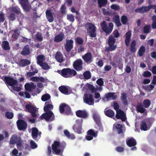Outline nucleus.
Masks as SVG:
<instances>
[{"instance_id":"nucleus-1","label":"nucleus","mask_w":156,"mask_h":156,"mask_svg":"<svg viewBox=\"0 0 156 156\" xmlns=\"http://www.w3.org/2000/svg\"><path fill=\"white\" fill-rule=\"evenodd\" d=\"M85 28L87 30L88 35L91 37H96L97 27L93 23L87 22L85 25Z\"/></svg>"},{"instance_id":"nucleus-2","label":"nucleus","mask_w":156,"mask_h":156,"mask_svg":"<svg viewBox=\"0 0 156 156\" xmlns=\"http://www.w3.org/2000/svg\"><path fill=\"white\" fill-rule=\"evenodd\" d=\"M23 140L20 136H18L16 135H12L9 140L10 144H16V147L19 150H21L22 147Z\"/></svg>"},{"instance_id":"nucleus-3","label":"nucleus","mask_w":156,"mask_h":156,"mask_svg":"<svg viewBox=\"0 0 156 156\" xmlns=\"http://www.w3.org/2000/svg\"><path fill=\"white\" fill-rule=\"evenodd\" d=\"M100 26L106 35L109 34L112 32L113 27V24L112 23H108V27L105 21H103L100 23Z\"/></svg>"},{"instance_id":"nucleus-4","label":"nucleus","mask_w":156,"mask_h":156,"mask_svg":"<svg viewBox=\"0 0 156 156\" xmlns=\"http://www.w3.org/2000/svg\"><path fill=\"white\" fill-rule=\"evenodd\" d=\"M77 74L76 71L69 68H64L61 71V75L65 78L72 77Z\"/></svg>"},{"instance_id":"nucleus-5","label":"nucleus","mask_w":156,"mask_h":156,"mask_svg":"<svg viewBox=\"0 0 156 156\" xmlns=\"http://www.w3.org/2000/svg\"><path fill=\"white\" fill-rule=\"evenodd\" d=\"M116 39L112 35L109 36L108 39V44L109 47L105 49V50L108 51H112L115 50L117 48L116 45H114Z\"/></svg>"},{"instance_id":"nucleus-6","label":"nucleus","mask_w":156,"mask_h":156,"mask_svg":"<svg viewBox=\"0 0 156 156\" xmlns=\"http://www.w3.org/2000/svg\"><path fill=\"white\" fill-rule=\"evenodd\" d=\"M1 79L7 86L9 85L12 87L17 85L18 82L17 80L9 76H6L4 77V76H3Z\"/></svg>"},{"instance_id":"nucleus-7","label":"nucleus","mask_w":156,"mask_h":156,"mask_svg":"<svg viewBox=\"0 0 156 156\" xmlns=\"http://www.w3.org/2000/svg\"><path fill=\"white\" fill-rule=\"evenodd\" d=\"M39 119L40 120L44 119L47 121H52L54 119L55 117L52 112L49 111L43 114Z\"/></svg>"},{"instance_id":"nucleus-8","label":"nucleus","mask_w":156,"mask_h":156,"mask_svg":"<svg viewBox=\"0 0 156 156\" xmlns=\"http://www.w3.org/2000/svg\"><path fill=\"white\" fill-rule=\"evenodd\" d=\"M59 110L60 113L63 114L65 112L67 115H69L71 113L70 107L68 105L65 103H62L60 105Z\"/></svg>"},{"instance_id":"nucleus-9","label":"nucleus","mask_w":156,"mask_h":156,"mask_svg":"<svg viewBox=\"0 0 156 156\" xmlns=\"http://www.w3.org/2000/svg\"><path fill=\"white\" fill-rule=\"evenodd\" d=\"M25 108L27 111L31 113V116L33 118L35 119L37 118L38 114L37 112L36 109L34 107L30 104H27L25 106Z\"/></svg>"},{"instance_id":"nucleus-10","label":"nucleus","mask_w":156,"mask_h":156,"mask_svg":"<svg viewBox=\"0 0 156 156\" xmlns=\"http://www.w3.org/2000/svg\"><path fill=\"white\" fill-rule=\"evenodd\" d=\"M41 134V132L39 131L38 130L37 128L34 127L32 128L31 135L32 137L36 141H38V140L40 139Z\"/></svg>"},{"instance_id":"nucleus-11","label":"nucleus","mask_w":156,"mask_h":156,"mask_svg":"<svg viewBox=\"0 0 156 156\" xmlns=\"http://www.w3.org/2000/svg\"><path fill=\"white\" fill-rule=\"evenodd\" d=\"M82 119L76 120L75 125L73 126V129L75 131L79 134H80L82 133Z\"/></svg>"},{"instance_id":"nucleus-12","label":"nucleus","mask_w":156,"mask_h":156,"mask_svg":"<svg viewBox=\"0 0 156 156\" xmlns=\"http://www.w3.org/2000/svg\"><path fill=\"white\" fill-rule=\"evenodd\" d=\"M83 62L81 59H78L73 63V68L77 71H80L83 69Z\"/></svg>"},{"instance_id":"nucleus-13","label":"nucleus","mask_w":156,"mask_h":156,"mask_svg":"<svg viewBox=\"0 0 156 156\" xmlns=\"http://www.w3.org/2000/svg\"><path fill=\"white\" fill-rule=\"evenodd\" d=\"M84 102L86 103L92 105L94 104V100L91 94H84L83 98Z\"/></svg>"},{"instance_id":"nucleus-14","label":"nucleus","mask_w":156,"mask_h":156,"mask_svg":"<svg viewBox=\"0 0 156 156\" xmlns=\"http://www.w3.org/2000/svg\"><path fill=\"white\" fill-rule=\"evenodd\" d=\"M82 58L84 62L87 64H89L93 61L92 55L91 53L88 52L82 56Z\"/></svg>"},{"instance_id":"nucleus-15","label":"nucleus","mask_w":156,"mask_h":156,"mask_svg":"<svg viewBox=\"0 0 156 156\" xmlns=\"http://www.w3.org/2000/svg\"><path fill=\"white\" fill-rule=\"evenodd\" d=\"M60 143L59 141H55L54 144L51 145L53 152L56 154H58L61 152V150L59 148Z\"/></svg>"},{"instance_id":"nucleus-16","label":"nucleus","mask_w":156,"mask_h":156,"mask_svg":"<svg viewBox=\"0 0 156 156\" xmlns=\"http://www.w3.org/2000/svg\"><path fill=\"white\" fill-rule=\"evenodd\" d=\"M18 129L20 130L26 129L27 127V124L24 120L20 119L18 120L16 122Z\"/></svg>"},{"instance_id":"nucleus-17","label":"nucleus","mask_w":156,"mask_h":156,"mask_svg":"<svg viewBox=\"0 0 156 156\" xmlns=\"http://www.w3.org/2000/svg\"><path fill=\"white\" fill-rule=\"evenodd\" d=\"M97 136L96 133L92 129H90L87 132V135L85 136L86 139L88 141L92 140L94 137H96Z\"/></svg>"},{"instance_id":"nucleus-18","label":"nucleus","mask_w":156,"mask_h":156,"mask_svg":"<svg viewBox=\"0 0 156 156\" xmlns=\"http://www.w3.org/2000/svg\"><path fill=\"white\" fill-rule=\"evenodd\" d=\"M115 117L117 119H121L122 122L125 121L126 119L124 112L120 109L116 111Z\"/></svg>"},{"instance_id":"nucleus-19","label":"nucleus","mask_w":156,"mask_h":156,"mask_svg":"<svg viewBox=\"0 0 156 156\" xmlns=\"http://www.w3.org/2000/svg\"><path fill=\"white\" fill-rule=\"evenodd\" d=\"M73 41L72 40H66L65 48L66 51L69 52L73 47Z\"/></svg>"},{"instance_id":"nucleus-20","label":"nucleus","mask_w":156,"mask_h":156,"mask_svg":"<svg viewBox=\"0 0 156 156\" xmlns=\"http://www.w3.org/2000/svg\"><path fill=\"white\" fill-rule=\"evenodd\" d=\"M150 10V5L148 6H142L140 8H138L135 10L136 13H144L147 12Z\"/></svg>"},{"instance_id":"nucleus-21","label":"nucleus","mask_w":156,"mask_h":156,"mask_svg":"<svg viewBox=\"0 0 156 156\" xmlns=\"http://www.w3.org/2000/svg\"><path fill=\"white\" fill-rule=\"evenodd\" d=\"M76 115L79 117L86 118L88 116V114L85 110H78L76 111Z\"/></svg>"},{"instance_id":"nucleus-22","label":"nucleus","mask_w":156,"mask_h":156,"mask_svg":"<svg viewBox=\"0 0 156 156\" xmlns=\"http://www.w3.org/2000/svg\"><path fill=\"white\" fill-rule=\"evenodd\" d=\"M36 87V86L33 83H27L25 85V90L30 92L33 91L35 90Z\"/></svg>"},{"instance_id":"nucleus-23","label":"nucleus","mask_w":156,"mask_h":156,"mask_svg":"<svg viewBox=\"0 0 156 156\" xmlns=\"http://www.w3.org/2000/svg\"><path fill=\"white\" fill-rule=\"evenodd\" d=\"M126 144L129 147L135 146L136 144V140L133 137L128 138L126 140Z\"/></svg>"},{"instance_id":"nucleus-24","label":"nucleus","mask_w":156,"mask_h":156,"mask_svg":"<svg viewBox=\"0 0 156 156\" xmlns=\"http://www.w3.org/2000/svg\"><path fill=\"white\" fill-rule=\"evenodd\" d=\"M55 58L58 62L62 63L64 61L63 56L62 54L59 51H57L55 54Z\"/></svg>"},{"instance_id":"nucleus-25","label":"nucleus","mask_w":156,"mask_h":156,"mask_svg":"<svg viewBox=\"0 0 156 156\" xmlns=\"http://www.w3.org/2000/svg\"><path fill=\"white\" fill-rule=\"evenodd\" d=\"M45 105V106L44 108V110L45 112L49 111L50 110H52L53 108V106L51 101L46 102Z\"/></svg>"},{"instance_id":"nucleus-26","label":"nucleus","mask_w":156,"mask_h":156,"mask_svg":"<svg viewBox=\"0 0 156 156\" xmlns=\"http://www.w3.org/2000/svg\"><path fill=\"white\" fill-rule=\"evenodd\" d=\"M105 98L107 99H110L111 100H114L116 99L117 97L115 93L112 92H110L106 93L105 95Z\"/></svg>"},{"instance_id":"nucleus-27","label":"nucleus","mask_w":156,"mask_h":156,"mask_svg":"<svg viewBox=\"0 0 156 156\" xmlns=\"http://www.w3.org/2000/svg\"><path fill=\"white\" fill-rule=\"evenodd\" d=\"M93 117L95 122L98 126L100 128L102 126V125L100 120L99 116L96 114L94 113L93 114Z\"/></svg>"},{"instance_id":"nucleus-28","label":"nucleus","mask_w":156,"mask_h":156,"mask_svg":"<svg viewBox=\"0 0 156 156\" xmlns=\"http://www.w3.org/2000/svg\"><path fill=\"white\" fill-rule=\"evenodd\" d=\"M126 38L125 41V44L126 46H128L129 44V42L131 39V31H128L125 34Z\"/></svg>"},{"instance_id":"nucleus-29","label":"nucleus","mask_w":156,"mask_h":156,"mask_svg":"<svg viewBox=\"0 0 156 156\" xmlns=\"http://www.w3.org/2000/svg\"><path fill=\"white\" fill-rule=\"evenodd\" d=\"M46 17L48 21L52 22L54 20L53 15L50 10H47L46 12Z\"/></svg>"},{"instance_id":"nucleus-30","label":"nucleus","mask_w":156,"mask_h":156,"mask_svg":"<svg viewBox=\"0 0 156 156\" xmlns=\"http://www.w3.org/2000/svg\"><path fill=\"white\" fill-rule=\"evenodd\" d=\"M104 113L106 116L111 118L114 117L115 115L114 112L113 110L111 109L106 110V109H105L104 111Z\"/></svg>"},{"instance_id":"nucleus-31","label":"nucleus","mask_w":156,"mask_h":156,"mask_svg":"<svg viewBox=\"0 0 156 156\" xmlns=\"http://www.w3.org/2000/svg\"><path fill=\"white\" fill-rule=\"evenodd\" d=\"M64 37L63 33L60 34L56 36L54 39V41L56 42H59L62 41Z\"/></svg>"},{"instance_id":"nucleus-32","label":"nucleus","mask_w":156,"mask_h":156,"mask_svg":"<svg viewBox=\"0 0 156 156\" xmlns=\"http://www.w3.org/2000/svg\"><path fill=\"white\" fill-rule=\"evenodd\" d=\"M20 65L22 67L28 65L30 64V62L27 59H21L19 62Z\"/></svg>"},{"instance_id":"nucleus-33","label":"nucleus","mask_w":156,"mask_h":156,"mask_svg":"<svg viewBox=\"0 0 156 156\" xmlns=\"http://www.w3.org/2000/svg\"><path fill=\"white\" fill-rule=\"evenodd\" d=\"M2 47L3 49L5 50H10V47L9 42L7 41H3L2 44Z\"/></svg>"},{"instance_id":"nucleus-34","label":"nucleus","mask_w":156,"mask_h":156,"mask_svg":"<svg viewBox=\"0 0 156 156\" xmlns=\"http://www.w3.org/2000/svg\"><path fill=\"white\" fill-rule=\"evenodd\" d=\"M58 89L62 93L65 95L68 94V90L65 86H60L58 88Z\"/></svg>"},{"instance_id":"nucleus-35","label":"nucleus","mask_w":156,"mask_h":156,"mask_svg":"<svg viewBox=\"0 0 156 156\" xmlns=\"http://www.w3.org/2000/svg\"><path fill=\"white\" fill-rule=\"evenodd\" d=\"M136 111L141 113H144L145 111V109L143 108L142 105L141 103H138L136 106Z\"/></svg>"},{"instance_id":"nucleus-36","label":"nucleus","mask_w":156,"mask_h":156,"mask_svg":"<svg viewBox=\"0 0 156 156\" xmlns=\"http://www.w3.org/2000/svg\"><path fill=\"white\" fill-rule=\"evenodd\" d=\"M121 95V100L123 101L124 104L125 105H128V101L127 100L126 94L125 93H122Z\"/></svg>"},{"instance_id":"nucleus-37","label":"nucleus","mask_w":156,"mask_h":156,"mask_svg":"<svg viewBox=\"0 0 156 156\" xmlns=\"http://www.w3.org/2000/svg\"><path fill=\"white\" fill-rule=\"evenodd\" d=\"M98 7L101 8L103 6H105L107 4V0H98Z\"/></svg>"},{"instance_id":"nucleus-38","label":"nucleus","mask_w":156,"mask_h":156,"mask_svg":"<svg viewBox=\"0 0 156 156\" xmlns=\"http://www.w3.org/2000/svg\"><path fill=\"white\" fill-rule=\"evenodd\" d=\"M37 63L39 65H40L45 60L44 56L43 55H38L37 58Z\"/></svg>"},{"instance_id":"nucleus-39","label":"nucleus","mask_w":156,"mask_h":156,"mask_svg":"<svg viewBox=\"0 0 156 156\" xmlns=\"http://www.w3.org/2000/svg\"><path fill=\"white\" fill-rule=\"evenodd\" d=\"M136 44V41L133 40L130 44V51L131 52L134 53L136 51V48L135 47Z\"/></svg>"},{"instance_id":"nucleus-40","label":"nucleus","mask_w":156,"mask_h":156,"mask_svg":"<svg viewBox=\"0 0 156 156\" xmlns=\"http://www.w3.org/2000/svg\"><path fill=\"white\" fill-rule=\"evenodd\" d=\"M64 133L65 135L68 138H70L73 139H74L75 138V137L74 135L73 134L71 135L70 134V132L68 131V130H65L64 131Z\"/></svg>"},{"instance_id":"nucleus-41","label":"nucleus","mask_w":156,"mask_h":156,"mask_svg":"<svg viewBox=\"0 0 156 156\" xmlns=\"http://www.w3.org/2000/svg\"><path fill=\"white\" fill-rule=\"evenodd\" d=\"M30 53L29 48L27 46L24 47L23 51L21 52V54L23 55H29Z\"/></svg>"},{"instance_id":"nucleus-42","label":"nucleus","mask_w":156,"mask_h":156,"mask_svg":"<svg viewBox=\"0 0 156 156\" xmlns=\"http://www.w3.org/2000/svg\"><path fill=\"white\" fill-rule=\"evenodd\" d=\"M11 10L12 12L18 15L21 13L20 9L18 6L12 7Z\"/></svg>"},{"instance_id":"nucleus-43","label":"nucleus","mask_w":156,"mask_h":156,"mask_svg":"<svg viewBox=\"0 0 156 156\" xmlns=\"http://www.w3.org/2000/svg\"><path fill=\"white\" fill-rule=\"evenodd\" d=\"M145 50H146L145 47L143 46H141L140 47L138 51V53L139 56H142L144 53L145 52Z\"/></svg>"},{"instance_id":"nucleus-44","label":"nucleus","mask_w":156,"mask_h":156,"mask_svg":"<svg viewBox=\"0 0 156 156\" xmlns=\"http://www.w3.org/2000/svg\"><path fill=\"white\" fill-rule=\"evenodd\" d=\"M83 76L85 79L88 80L91 78V76L90 72L89 71H86L83 73Z\"/></svg>"},{"instance_id":"nucleus-45","label":"nucleus","mask_w":156,"mask_h":156,"mask_svg":"<svg viewBox=\"0 0 156 156\" xmlns=\"http://www.w3.org/2000/svg\"><path fill=\"white\" fill-rule=\"evenodd\" d=\"M115 127L117 129V132L118 134H121L123 133L122 129V126L119 124H117Z\"/></svg>"},{"instance_id":"nucleus-46","label":"nucleus","mask_w":156,"mask_h":156,"mask_svg":"<svg viewBox=\"0 0 156 156\" xmlns=\"http://www.w3.org/2000/svg\"><path fill=\"white\" fill-rule=\"evenodd\" d=\"M51 98L50 95L48 94H45L41 97V100L44 101H45L49 100Z\"/></svg>"},{"instance_id":"nucleus-47","label":"nucleus","mask_w":156,"mask_h":156,"mask_svg":"<svg viewBox=\"0 0 156 156\" xmlns=\"http://www.w3.org/2000/svg\"><path fill=\"white\" fill-rule=\"evenodd\" d=\"M35 37L37 41H41L43 39L41 34L39 32H37L35 35Z\"/></svg>"},{"instance_id":"nucleus-48","label":"nucleus","mask_w":156,"mask_h":156,"mask_svg":"<svg viewBox=\"0 0 156 156\" xmlns=\"http://www.w3.org/2000/svg\"><path fill=\"white\" fill-rule=\"evenodd\" d=\"M42 68L45 70H48L50 68L49 66L46 62H43L39 65Z\"/></svg>"},{"instance_id":"nucleus-49","label":"nucleus","mask_w":156,"mask_h":156,"mask_svg":"<svg viewBox=\"0 0 156 156\" xmlns=\"http://www.w3.org/2000/svg\"><path fill=\"white\" fill-rule=\"evenodd\" d=\"M144 106L146 108H148L151 105V102L150 100L146 99L143 101Z\"/></svg>"},{"instance_id":"nucleus-50","label":"nucleus","mask_w":156,"mask_h":156,"mask_svg":"<svg viewBox=\"0 0 156 156\" xmlns=\"http://www.w3.org/2000/svg\"><path fill=\"white\" fill-rule=\"evenodd\" d=\"M140 128L144 131H146L147 130V127L145 122L143 121L142 122L140 125Z\"/></svg>"},{"instance_id":"nucleus-51","label":"nucleus","mask_w":156,"mask_h":156,"mask_svg":"<svg viewBox=\"0 0 156 156\" xmlns=\"http://www.w3.org/2000/svg\"><path fill=\"white\" fill-rule=\"evenodd\" d=\"M5 116L8 119H12L14 116L13 113L11 112H7L5 113Z\"/></svg>"},{"instance_id":"nucleus-52","label":"nucleus","mask_w":156,"mask_h":156,"mask_svg":"<svg viewBox=\"0 0 156 156\" xmlns=\"http://www.w3.org/2000/svg\"><path fill=\"white\" fill-rule=\"evenodd\" d=\"M151 27L150 25H146L144 27V33L148 34L150 32Z\"/></svg>"},{"instance_id":"nucleus-53","label":"nucleus","mask_w":156,"mask_h":156,"mask_svg":"<svg viewBox=\"0 0 156 156\" xmlns=\"http://www.w3.org/2000/svg\"><path fill=\"white\" fill-rule=\"evenodd\" d=\"M28 4V3H25L21 4L23 9L27 11H29L30 9V6Z\"/></svg>"},{"instance_id":"nucleus-54","label":"nucleus","mask_w":156,"mask_h":156,"mask_svg":"<svg viewBox=\"0 0 156 156\" xmlns=\"http://www.w3.org/2000/svg\"><path fill=\"white\" fill-rule=\"evenodd\" d=\"M67 18L68 20L71 22H73L75 20L74 16L73 15H68L67 16Z\"/></svg>"},{"instance_id":"nucleus-55","label":"nucleus","mask_w":156,"mask_h":156,"mask_svg":"<svg viewBox=\"0 0 156 156\" xmlns=\"http://www.w3.org/2000/svg\"><path fill=\"white\" fill-rule=\"evenodd\" d=\"M30 146L31 148L34 149L37 147V145L33 140H31L30 142Z\"/></svg>"},{"instance_id":"nucleus-56","label":"nucleus","mask_w":156,"mask_h":156,"mask_svg":"<svg viewBox=\"0 0 156 156\" xmlns=\"http://www.w3.org/2000/svg\"><path fill=\"white\" fill-rule=\"evenodd\" d=\"M88 88L91 91V92L94 93L97 91V89L92 85L89 84L88 86Z\"/></svg>"},{"instance_id":"nucleus-57","label":"nucleus","mask_w":156,"mask_h":156,"mask_svg":"<svg viewBox=\"0 0 156 156\" xmlns=\"http://www.w3.org/2000/svg\"><path fill=\"white\" fill-rule=\"evenodd\" d=\"M128 20V19L126 16H123L121 17V21L123 24H126Z\"/></svg>"},{"instance_id":"nucleus-58","label":"nucleus","mask_w":156,"mask_h":156,"mask_svg":"<svg viewBox=\"0 0 156 156\" xmlns=\"http://www.w3.org/2000/svg\"><path fill=\"white\" fill-rule=\"evenodd\" d=\"M76 41V43L80 45L82 44L83 43V39L80 37H77Z\"/></svg>"},{"instance_id":"nucleus-59","label":"nucleus","mask_w":156,"mask_h":156,"mask_svg":"<svg viewBox=\"0 0 156 156\" xmlns=\"http://www.w3.org/2000/svg\"><path fill=\"white\" fill-rule=\"evenodd\" d=\"M97 83L100 86H102L104 84V82L102 78H99L96 81Z\"/></svg>"},{"instance_id":"nucleus-60","label":"nucleus","mask_w":156,"mask_h":156,"mask_svg":"<svg viewBox=\"0 0 156 156\" xmlns=\"http://www.w3.org/2000/svg\"><path fill=\"white\" fill-rule=\"evenodd\" d=\"M111 7L112 9L115 10H119L120 9L119 6L115 4L112 5L111 6Z\"/></svg>"},{"instance_id":"nucleus-61","label":"nucleus","mask_w":156,"mask_h":156,"mask_svg":"<svg viewBox=\"0 0 156 156\" xmlns=\"http://www.w3.org/2000/svg\"><path fill=\"white\" fill-rule=\"evenodd\" d=\"M9 18L10 20L13 21L16 19V16L13 13H11L9 16Z\"/></svg>"},{"instance_id":"nucleus-62","label":"nucleus","mask_w":156,"mask_h":156,"mask_svg":"<svg viewBox=\"0 0 156 156\" xmlns=\"http://www.w3.org/2000/svg\"><path fill=\"white\" fill-rule=\"evenodd\" d=\"M66 146V144L65 142H63L60 143L59 145V148L61 150V151H63V150L65 148Z\"/></svg>"},{"instance_id":"nucleus-63","label":"nucleus","mask_w":156,"mask_h":156,"mask_svg":"<svg viewBox=\"0 0 156 156\" xmlns=\"http://www.w3.org/2000/svg\"><path fill=\"white\" fill-rule=\"evenodd\" d=\"M66 7L64 4L62 5L60 8L61 12L62 13L64 14L66 13Z\"/></svg>"},{"instance_id":"nucleus-64","label":"nucleus","mask_w":156,"mask_h":156,"mask_svg":"<svg viewBox=\"0 0 156 156\" xmlns=\"http://www.w3.org/2000/svg\"><path fill=\"white\" fill-rule=\"evenodd\" d=\"M143 76L145 77H149L151 76V73L149 71H146L144 73Z\"/></svg>"}]
</instances>
